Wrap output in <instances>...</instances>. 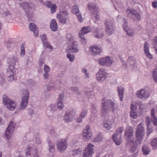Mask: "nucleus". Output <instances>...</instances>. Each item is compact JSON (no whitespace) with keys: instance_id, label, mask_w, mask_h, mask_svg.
Instances as JSON below:
<instances>
[{"instance_id":"f257e3e1","label":"nucleus","mask_w":157,"mask_h":157,"mask_svg":"<svg viewBox=\"0 0 157 157\" xmlns=\"http://www.w3.org/2000/svg\"><path fill=\"white\" fill-rule=\"evenodd\" d=\"M142 124L140 123L136 127L135 132V138L132 139L133 135V132L131 127L127 128L125 132L124 136L127 141L126 143L128 145L132 144L133 142H135L137 144H141L144 139L145 131L143 127Z\"/></svg>"},{"instance_id":"f03ea898","label":"nucleus","mask_w":157,"mask_h":157,"mask_svg":"<svg viewBox=\"0 0 157 157\" xmlns=\"http://www.w3.org/2000/svg\"><path fill=\"white\" fill-rule=\"evenodd\" d=\"M114 103L111 100L104 98L102 101L101 115L105 117L111 109L113 112L114 110Z\"/></svg>"},{"instance_id":"7ed1b4c3","label":"nucleus","mask_w":157,"mask_h":157,"mask_svg":"<svg viewBox=\"0 0 157 157\" xmlns=\"http://www.w3.org/2000/svg\"><path fill=\"white\" fill-rule=\"evenodd\" d=\"M124 128L123 127H121L118 128L112 136V139L113 142L117 145H119L122 142L121 137V133L123 131Z\"/></svg>"},{"instance_id":"20e7f679","label":"nucleus","mask_w":157,"mask_h":157,"mask_svg":"<svg viewBox=\"0 0 157 157\" xmlns=\"http://www.w3.org/2000/svg\"><path fill=\"white\" fill-rule=\"evenodd\" d=\"M20 5L23 9L25 10L27 16L29 18H31L33 15V13L32 11H30L29 10L31 9L34 7L33 4L31 3L23 2L22 3H20Z\"/></svg>"},{"instance_id":"39448f33","label":"nucleus","mask_w":157,"mask_h":157,"mask_svg":"<svg viewBox=\"0 0 157 157\" xmlns=\"http://www.w3.org/2000/svg\"><path fill=\"white\" fill-rule=\"evenodd\" d=\"M104 22L105 31L108 35H110L114 32V25L109 19H106Z\"/></svg>"},{"instance_id":"423d86ee","label":"nucleus","mask_w":157,"mask_h":157,"mask_svg":"<svg viewBox=\"0 0 157 157\" xmlns=\"http://www.w3.org/2000/svg\"><path fill=\"white\" fill-rule=\"evenodd\" d=\"M3 101L4 105L10 110L12 111L16 107L14 102L10 100L6 95L3 97Z\"/></svg>"},{"instance_id":"0eeeda50","label":"nucleus","mask_w":157,"mask_h":157,"mask_svg":"<svg viewBox=\"0 0 157 157\" xmlns=\"http://www.w3.org/2000/svg\"><path fill=\"white\" fill-rule=\"evenodd\" d=\"M69 14V13L65 10H61L59 13L57 15V17L59 19L60 22L65 24L68 18L67 16Z\"/></svg>"},{"instance_id":"6e6552de","label":"nucleus","mask_w":157,"mask_h":157,"mask_svg":"<svg viewBox=\"0 0 157 157\" xmlns=\"http://www.w3.org/2000/svg\"><path fill=\"white\" fill-rule=\"evenodd\" d=\"M126 12L128 16L130 17L131 18L136 21H138L140 20V13L136 10L131 9L127 10Z\"/></svg>"},{"instance_id":"1a4fd4ad","label":"nucleus","mask_w":157,"mask_h":157,"mask_svg":"<svg viewBox=\"0 0 157 157\" xmlns=\"http://www.w3.org/2000/svg\"><path fill=\"white\" fill-rule=\"evenodd\" d=\"M23 93L25 95L22 98V100L21 103V108L22 109H25L28 103L29 98V91L26 89L23 90Z\"/></svg>"},{"instance_id":"9d476101","label":"nucleus","mask_w":157,"mask_h":157,"mask_svg":"<svg viewBox=\"0 0 157 157\" xmlns=\"http://www.w3.org/2000/svg\"><path fill=\"white\" fill-rule=\"evenodd\" d=\"M96 79L100 82H103L107 77V74L105 71L104 69H100L96 74Z\"/></svg>"},{"instance_id":"9b49d317","label":"nucleus","mask_w":157,"mask_h":157,"mask_svg":"<svg viewBox=\"0 0 157 157\" xmlns=\"http://www.w3.org/2000/svg\"><path fill=\"white\" fill-rule=\"evenodd\" d=\"M15 127V123L13 121H11L5 133V136L7 139H10L11 138L12 132L13 131Z\"/></svg>"},{"instance_id":"f8f14e48","label":"nucleus","mask_w":157,"mask_h":157,"mask_svg":"<svg viewBox=\"0 0 157 157\" xmlns=\"http://www.w3.org/2000/svg\"><path fill=\"white\" fill-rule=\"evenodd\" d=\"M94 145L91 144H89L87 147L84 149L83 152V157H91L94 153Z\"/></svg>"},{"instance_id":"ddd939ff","label":"nucleus","mask_w":157,"mask_h":157,"mask_svg":"<svg viewBox=\"0 0 157 157\" xmlns=\"http://www.w3.org/2000/svg\"><path fill=\"white\" fill-rule=\"evenodd\" d=\"M75 113V110H72L66 113L64 118V121L66 122L72 121L74 120Z\"/></svg>"},{"instance_id":"4468645a","label":"nucleus","mask_w":157,"mask_h":157,"mask_svg":"<svg viewBox=\"0 0 157 157\" xmlns=\"http://www.w3.org/2000/svg\"><path fill=\"white\" fill-rule=\"evenodd\" d=\"M57 145L58 149L60 151V152L65 150L67 146V142L65 140L59 141L57 143Z\"/></svg>"},{"instance_id":"2eb2a0df","label":"nucleus","mask_w":157,"mask_h":157,"mask_svg":"<svg viewBox=\"0 0 157 157\" xmlns=\"http://www.w3.org/2000/svg\"><path fill=\"white\" fill-rule=\"evenodd\" d=\"M72 12L75 13L78 17V20L80 22L82 21V15L79 10L78 7L77 5H75L72 7Z\"/></svg>"},{"instance_id":"dca6fc26","label":"nucleus","mask_w":157,"mask_h":157,"mask_svg":"<svg viewBox=\"0 0 157 157\" xmlns=\"http://www.w3.org/2000/svg\"><path fill=\"white\" fill-rule=\"evenodd\" d=\"M91 52L93 55H97L102 52L101 48L97 45H93L90 48Z\"/></svg>"},{"instance_id":"f3484780","label":"nucleus","mask_w":157,"mask_h":157,"mask_svg":"<svg viewBox=\"0 0 157 157\" xmlns=\"http://www.w3.org/2000/svg\"><path fill=\"white\" fill-rule=\"evenodd\" d=\"M5 4H0V15L3 17H6L10 15V13L5 7Z\"/></svg>"},{"instance_id":"a211bd4d","label":"nucleus","mask_w":157,"mask_h":157,"mask_svg":"<svg viewBox=\"0 0 157 157\" xmlns=\"http://www.w3.org/2000/svg\"><path fill=\"white\" fill-rule=\"evenodd\" d=\"M82 135L86 140H88L90 139L92 136V134L90 132V128L89 125H87L85 129L83 130Z\"/></svg>"},{"instance_id":"6ab92c4d","label":"nucleus","mask_w":157,"mask_h":157,"mask_svg":"<svg viewBox=\"0 0 157 157\" xmlns=\"http://www.w3.org/2000/svg\"><path fill=\"white\" fill-rule=\"evenodd\" d=\"M98 61L99 64L102 66L107 65L112 63V60L109 57L100 58L98 59Z\"/></svg>"},{"instance_id":"aec40b11","label":"nucleus","mask_w":157,"mask_h":157,"mask_svg":"<svg viewBox=\"0 0 157 157\" xmlns=\"http://www.w3.org/2000/svg\"><path fill=\"white\" fill-rule=\"evenodd\" d=\"M137 97L141 99L147 98L149 96L148 92L145 89H142L137 92Z\"/></svg>"},{"instance_id":"412c9836","label":"nucleus","mask_w":157,"mask_h":157,"mask_svg":"<svg viewBox=\"0 0 157 157\" xmlns=\"http://www.w3.org/2000/svg\"><path fill=\"white\" fill-rule=\"evenodd\" d=\"M78 43L76 41L71 42L70 44L68 47V50L69 52L73 53L78 52V50L77 48Z\"/></svg>"},{"instance_id":"4be33fe9","label":"nucleus","mask_w":157,"mask_h":157,"mask_svg":"<svg viewBox=\"0 0 157 157\" xmlns=\"http://www.w3.org/2000/svg\"><path fill=\"white\" fill-rule=\"evenodd\" d=\"M88 7L89 10L92 11L91 13L93 15L97 14L99 11V9L96 6V4L90 3L88 4Z\"/></svg>"},{"instance_id":"5701e85b","label":"nucleus","mask_w":157,"mask_h":157,"mask_svg":"<svg viewBox=\"0 0 157 157\" xmlns=\"http://www.w3.org/2000/svg\"><path fill=\"white\" fill-rule=\"evenodd\" d=\"M29 28L30 30L33 31L34 36L36 37L37 36L38 34V30L35 24L33 23H31L29 25Z\"/></svg>"},{"instance_id":"b1692460","label":"nucleus","mask_w":157,"mask_h":157,"mask_svg":"<svg viewBox=\"0 0 157 157\" xmlns=\"http://www.w3.org/2000/svg\"><path fill=\"white\" fill-rule=\"evenodd\" d=\"M93 35L96 38L100 39L103 36V31L102 29H97L93 33Z\"/></svg>"},{"instance_id":"393cba45","label":"nucleus","mask_w":157,"mask_h":157,"mask_svg":"<svg viewBox=\"0 0 157 157\" xmlns=\"http://www.w3.org/2000/svg\"><path fill=\"white\" fill-rule=\"evenodd\" d=\"M148 43L145 42L144 44V53L147 57L150 59H152V56L149 52L148 48Z\"/></svg>"},{"instance_id":"a878e982","label":"nucleus","mask_w":157,"mask_h":157,"mask_svg":"<svg viewBox=\"0 0 157 157\" xmlns=\"http://www.w3.org/2000/svg\"><path fill=\"white\" fill-rule=\"evenodd\" d=\"M132 144H130L129 145H128L127 143H126V145L130 147V151L131 152H135L137 150V146L138 145L140 144H137L135 142H133Z\"/></svg>"},{"instance_id":"bb28decb","label":"nucleus","mask_w":157,"mask_h":157,"mask_svg":"<svg viewBox=\"0 0 157 157\" xmlns=\"http://www.w3.org/2000/svg\"><path fill=\"white\" fill-rule=\"evenodd\" d=\"M87 113L86 110H83L81 112L80 115V117L76 119L77 122L78 123L81 122L82 121V120L85 116H86Z\"/></svg>"},{"instance_id":"cd10ccee","label":"nucleus","mask_w":157,"mask_h":157,"mask_svg":"<svg viewBox=\"0 0 157 157\" xmlns=\"http://www.w3.org/2000/svg\"><path fill=\"white\" fill-rule=\"evenodd\" d=\"M113 122L109 119L106 120L104 122V127L108 130H109L112 127Z\"/></svg>"},{"instance_id":"c85d7f7f","label":"nucleus","mask_w":157,"mask_h":157,"mask_svg":"<svg viewBox=\"0 0 157 157\" xmlns=\"http://www.w3.org/2000/svg\"><path fill=\"white\" fill-rule=\"evenodd\" d=\"M51 29L53 31H56L58 29V26L55 19H52L50 24Z\"/></svg>"},{"instance_id":"c756f323","label":"nucleus","mask_w":157,"mask_h":157,"mask_svg":"<svg viewBox=\"0 0 157 157\" xmlns=\"http://www.w3.org/2000/svg\"><path fill=\"white\" fill-rule=\"evenodd\" d=\"M117 90L119 95L121 101H122L124 97V88L121 86L117 87Z\"/></svg>"},{"instance_id":"7c9ffc66","label":"nucleus","mask_w":157,"mask_h":157,"mask_svg":"<svg viewBox=\"0 0 157 157\" xmlns=\"http://www.w3.org/2000/svg\"><path fill=\"white\" fill-rule=\"evenodd\" d=\"M81 32L83 34H85L91 32V29L89 26L83 27L82 28Z\"/></svg>"},{"instance_id":"2f4dec72","label":"nucleus","mask_w":157,"mask_h":157,"mask_svg":"<svg viewBox=\"0 0 157 157\" xmlns=\"http://www.w3.org/2000/svg\"><path fill=\"white\" fill-rule=\"evenodd\" d=\"M85 95L89 98H92L94 96L93 92L88 89L85 90Z\"/></svg>"},{"instance_id":"473e14b6","label":"nucleus","mask_w":157,"mask_h":157,"mask_svg":"<svg viewBox=\"0 0 157 157\" xmlns=\"http://www.w3.org/2000/svg\"><path fill=\"white\" fill-rule=\"evenodd\" d=\"M142 149L143 154L145 155L148 154L150 152V149L147 146L145 145L143 146L142 147Z\"/></svg>"},{"instance_id":"72a5a7b5","label":"nucleus","mask_w":157,"mask_h":157,"mask_svg":"<svg viewBox=\"0 0 157 157\" xmlns=\"http://www.w3.org/2000/svg\"><path fill=\"white\" fill-rule=\"evenodd\" d=\"M135 63V60L133 57L131 56L128 57L127 61L128 65H134Z\"/></svg>"},{"instance_id":"f704fd0d","label":"nucleus","mask_w":157,"mask_h":157,"mask_svg":"<svg viewBox=\"0 0 157 157\" xmlns=\"http://www.w3.org/2000/svg\"><path fill=\"white\" fill-rule=\"evenodd\" d=\"M8 77L7 80L10 82H12L13 81H16V77L15 76L14 74L13 75H12V74H7Z\"/></svg>"},{"instance_id":"c9c22d12","label":"nucleus","mask_w":157,"mask_h":157,"mask_svg":"<svg viewBox=\"0 0 157 157\" xmlns=\"http://www.w3.org/2000/svg\"><path fill=\"white\" fill-rule=\"evenodd\" d=\"M48 143L49 147V151L51 152H54L55 151L54 144L51 143V140H48Z\"/></svg>"},{"instance_id":"e433bc0d","label":"nucleus","mask_w":157,"mask_h":157,"mask_svg":"<svg viewBox=\"0 0 157 157\" xmlns=\"http://www.w3.org/2000/svg\"><path fill=\"white\" fill-rule=\"evenodd\" d=\"M151 144L153 149H157V138L153 139L151 142Z\"/></svg>"},{"instance_id":"4c0bfd02","label":"nucleus","mask_w":157,"mask_h":157,"mask_svg":"<svg viewBox=\"0 0 157 157\" xmlns=\"http://www.w3.org/2000/svg\"><path fill=\"white\" fill-rule=\"evenodd\" d=\"M125 31L126 32L127 34L130 36H132L133 35L134 31L133 29L132 28L127 29Z\"/></svg>"},{"instance_id":"58836bf2","label":"nucleus","mask_w":157,"mask_h":157,"mask_svg":"<svg viewBox=\"0 0 157 157\" xmlns=\"http://www.w3.org/2000/svg\"><path fill=\"white\" fill-rule=\"evenodd\" d=\"M60 85H56V84L55 85H52L47 87V89L48 91L52 90H56V89L58 88V87H59Z\"/></svg>"},{"instance_id":"ea45409f","label":"nucleus","mask_w":157,"mask_h":157,"mask_svg":"<svg viewBox=\"0 0 157 157\" xmlns=\"http://www.w3.org/2000/svg\"><path fill=\"white\" fill-rule=\"evenodd\" d=\"M14 67L13 65H10L9 66L8 68L7 69V74H12L13 75L14 73Z\"/></svg>"},{"instance_id":"a19ab883","label":"nucleus","mask_w":157,"mask_h":157,"mask_svg":"<svg viewBox=\"0 0 157 157\" xmlns=\"http://www.w3.org/2000/svg\"><path fill=\"white\" fill-rule=\"evenodd\" d=\"M72 91H74L75 93L80 95L82 94V92L80 91L78 88L75 86L71 88Z\"/></svg>"},{"instance_id":"79ce46f5","label":"nucleus","mask_w":157,"mask_h":157,"mask_svg":"<svg viewBox=\"0 0 157 157\" xmlns=\"http://www.w3.org/2000/svg\"><path fill=\"white\" fill-rule=\"evenodd\" d=\"M83 34H84L81 32L80 33H79V36L81 38V42L82 43L85 44L86 42V40L84 38V36Z\"/></svg>"},{"instance_id":"37998d69","label":"nucleus","mask_w":157,"mask_h":157,"mask_svg":"<svg viewBox=\"0 0 157 157\" xmlns=\"http://www.w3.org/2000/svg\"><path fill=\"white\" fill-rule=\"evenodd\" d=\"M103 138L102 135L100 133H98L95 137L94 141V142H98L101 141Z\"/></svg>"},{"instance_id":"c03bdc74","label":"nucleus","mask_w":157,"mask_h":157,"mask_svg":"<svg viewBox=\"0 0 157 157\" xmlns=\"http://www.w3.org/2000/svg\"><path fill=\"white\" fill-rule=\"evenodd\" d=\"M50 8L51 10V13L52 14H53L55 12L56 10L57 6L54 4H52Z\"/></svg>"},{"instance_id":"a18cd8bd","label":"nucleus","mask_w":157,"mask_h":157,"mask_svg":"<svg viewBox=\"0 0 157 157\" xmlns=\"http://www.w3.org/2000/svg\"><path fill=\"white\" fill-rule=\"evenodd\" d=\"M18 61V59L16 57H13L10 59V63L11 64H14Z\"/></svg>"},{"instance_id":"49530a36","label":"nucleus","mask_w":157,"mask_h":157,"mask_svg":"<svg viewBox=\"0 0 157 157\" xmlns=\"http://www.w3.org/2000/svg\"><path fill=\"white\" fill-rule=\"evenodd\" d=\"M153 76L154 81L157 83V67L154 70Z\"/></svg>"},{"instance_id":"de8ad7c7","label":"nucleus","mask_w":157,"mask_h":157,"mask_svg":"<svg viewBox=\"0 0 157 157\" xmlns=\"http://www.w3.org/2000/svg\"><path fill=\"white\" fill-rule=\"evenodd\" d=\"M130 116L133 119L136 118L138 117V115L136 114V113L133 110H131Z\"/></svg>"},{"instance_id":"09e8293b","label":"nucleus","mask_w":157,"mask_h":157,"mask_svg":"<svg viewBox=\"0 0 157 157\" xmlns=\"http://www.w3.org/2000/svg\"><path fill=\"white\" fill-rule=\"evenodd\" d=\"M25 51L24 45L23 44H22L21 48V56H23L25 55Z\"/></svg>"},{"instance_id":"8fccbe9b","label":"nucleus","mask_w":157,"mask_h":157,"mask_svg":"<svg viewBox=\"0 0 157 157\" xmlns=\"http://www.w3.org/2000/svg\"><path fill=\"white\" fill-rule=\"evenodd\" d=\"M67 56L71 62L73 61L74 60L75 57L74 55L71 54L70 53H68L67 54Z\"/></svg>"},{"instance_id":"3c124183","label":"nucleus","mask_w":157,"mask_h":157,"mask_svg":"<svg viewBox=\"0 0 157 157\" xmlns=\"http://www.w3.org/2000/svg\"><path fill=\"white\" fill-rule=\"evenodd\" d=\"M62 101H58L57 102V107L59 109H62L64 107L63 104L62 103Z\"/></svg>"},{"instance_id":"603ef678","label":"nucleus","mask_w":157,"mask_h":157,"mask_svg":"<svg viewBox=\"0 0 157 157\" xmlns=\"http://www.w3.org/2000/svg\"><path fill=\"white\" fill-rule=\"evenodd\" d=\"M43 43L44 47H45L46 48H48L50 49L52 48V46L50 45L47 41H43Z\"/></svg>"},{"instance_id":"864d4df0","label":"nucleus","mask_w":157,"mask_h":157,"mask_svg":"<svg viewBox=\"0 0 157 157\" xmlns=\"http://www.w3.org/2000/svg\"><path fill=\"white\" fill-rule=\"evenodd\" d=\"M145 122L147 126H149L151 123V121L150 117L148 116H147L145 117Z\"/></svg>"},{"instance_id":"5fc2aeb1","label":"nucleus","mask_w":157,"mask_h":157,"mask_svg":"<svg viewBox=\"0 0 157 157\" xmlns=\"http://www.w3.org/2000/svg\"><path fill=\"white\" fill-rule=\"evenodd\" d=\"M123 22L124 23L123 25V28L125 30H126L127 29H128V27L127 25V21L124 18H123Z\"/></svg>"},{"instance_id":"6e6d98bb","label":"nucleus","mask_w":157,"mask_h":157,"mask_svg":"<svg viewBox=\"0 0 157 157\" xmlns=\"http://www.w3.org/2000/svg\"><path fill=\"white\" fill-rule=\"evenodd\" d=\"M51 112L56 111L57 108V106L55 105H51L50 107Z\"/></svg>"},{"instance_id":"4d7b16f0","label":"nucleus","mask_w":157,"mask_h":157,"mask_svg":"<svg viewBox=\"0 0 157 157\" xmlns=\"http://www.w3.org/2000/svg\"><path fill=\"white\" fill-rule=\"evenodd\" d=\"M152 129L151 128L149 127V126H147V135H149L152 132Z\"/></svg>"},{"instance_id":"13d9d810","label":"nucleus","mask_w":157,"mask_h":157,"mask_svg":"<svg viewBox=\"0 0 157 157\" xmlns=\"http://www.w3.org/2000/svg\"><path fill=\"white\" fill-rule=\"evenodd\" d=\"M151 120L153 121L154 124L155 125L157 126V119L156 117L155 116L153 117H152Z\"/></svg>"},{"instance_id":"bf43d9fd","label":"nucleus","mask_w":157,"mask_h":157,"mask_svg":"<svg viewBox=\"0 0 157 157\" xmlns=\"http://www.w3.org/2000/svg\"><path fill=\"white\" fill-rule=\"evenodd\" d=\"M52 2H50L48 1V2H46L44 4L46 7H48V8H50V7L52 6Z\"/></svg>"},{"instance_id":"052dcab7","label":"nucleus","mask_w":157,"mask_h":157,"mask_svg":"<svg viewBox=\"0 0 157 157\" xmlns=\"http://www.w3.org/2000/svg\"><path fill=\"white\" fill-rule=\"evenodd\" d=\"M64 97V95L63 94H60L59 95L58 101H63V99Z\"/></svg>"},{"instance_id":"680f3d73","label":"nucleus","mask_w":157,"mask_h":157,"mask_svg":"<svg viewBox=\"0 0 157 157\" xmlns=\"http://www.w3.org/2000/svg\"><path fill=\"white\" fill-rule=\"evenodd\" d=\"M44 59L43 58H41L39 60V63L40 67H41L44 63Z\"/></svg>"},{"instance_id":"e2e57ef3","label":"nucleus","mask_w":157,"mask_h":157,"mask_svg":"<svg viewBox=\"0 0 157 157\" xmlns=\"http://www.w3.org/2000/svg\"><path fill=\"white\" fill-rule=\"evenodd\" d=\"M41 38L43 42V41H46L47 37L45 35L43 34L41 35Z\"/></svg>"},{"instance_id":"0e129e2a","label":"nucleus","mask_w":157,"mask_h":157,"mask_svg":"<svg viewBox=\"0 0 157 157\" xmlns=\"http://www.w3.org/2000/svg\"><path fill=\"white\" fill-rule=\"evenodd\" d=\"M50 69L49 67L47 65H44V70L45 72H48L50 71Z\"/></svg>"},{"instance_id":"69168bd1","label":"nucleus","mask_w":157,"mask_h":157,"mask_svg":"<svg viewBox=\"0 0 157 157\" xmlns=\"http://www.w3.org/2000/svg\"><path fill=\"white\" fill-rule=\"evenodd\" d=\"M115 2L119 7H121L122 5V4L120 0H116Z\"/></svg>"},{"instance_id":"338daca9","label":"nucleus","mask_w":157,"mask_h":157,"mask_svg":"<svg viewBox=\"0 0 157 157\" xmlns=\"http://www.w3.org/2000/svg\"><path fill=\"white\" fill-rule=\"evenodd\" d=\"M144 105H141V104L140 105V106H139V109L140 110H141V112H140V114H141V113H143V111L144 110Z\"/></svg>"},{"instance_id":"774afa93","label":"nucleus","mask_w":157,"mask_h":157,"mask_svg":"<svg viewBox=\"0 0 157 157\" xmlns=\"http://www.w3.org/2000/svg\"><path fill=\"white\" fill-rule=\"evenodd\" d=\"M153 42L157 46V36H156L154 38Z\"/></svg>"}]
</instances>
